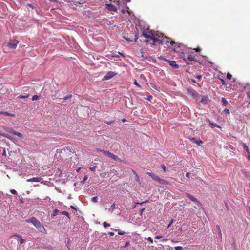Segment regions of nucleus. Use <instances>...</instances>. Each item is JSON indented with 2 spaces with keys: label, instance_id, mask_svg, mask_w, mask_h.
<instances>
[{
  "label": "nucleus",
  "instance_id": "nucleus-1",
  "mask_svg": "<svg viewBox=\"0 0 250 250\" xmlns=\"http://www.w3.org/2000/svg\"><path fill=\"white\" fill-rule=\"evenodd\" d=\"M142 35L146 39H150L153 41L154 42L157 43L159 38L161 37V33L158 32L153 33L152 31L148 29L143 30Z\"/></svg>",
  "mask_w": 250,
  "mask_h": 250
},
{
  "label": "nucleus",
  "instance_id": "nucleus-2",
  "mask_svg": "<svg viewBox=\"0 0 250 250\" xmlns=\"http://www.w3.org/2000/svg\"><path fill=\"white\" fill-rule=\"evenodd\" d=\"M162 44H166L167 48L173 49L174 51H177L175 47V43L174 42L170 41L169 38L166 37H164L163 35L161 33V37L159 38L158 42Z\"/></svg>",
  "mask_w": 250,
  "mask_h": 250
},
{
  "label": "nucleus",
  "instance_id": "nucleus-3",
  "mask_svg": "<svg viewBox=\"0 0 250 250\" xmlns=\"http://www.w3.org/2000/svg\"><path fill=\"white\" fill-rule=\"evenodd\" d=\"M26 222L27 223H32L40 232L42 233L46 232V230L44 227L35 217H32L31 218L28 219L26 220Z\"/></svg>",
  "mask_w": 250,
  "mask_h": 250
},
{
  "label": "nucleus",
  "instance_id": "nucleus-4",
  "mask_svg": "<svg viewBox=\"0 0 250 250\" xmlns=\"http://www.w3.org/2000/svg\"><path fill=\"white\" fill-rule=\"evenodd\" d=\"M97 151H99L102 153H103L104 154H105L106 156H107L108 157L111 158L112 160H115V161H119V158L116 155H115L114 154L105 150H97Z\"/></svg>",
  "mask_w": 250,
  "mask_h": 250
},
{
  "label": "nucleus",
  "instance_id": "nucleus-5",
  "mask_svg": "<svg viewBox=\"0 0 250 250\" xmlns=\"http://www.w3.org/2000/svg\"><path fill=\"white\" fill-rule=\"evenodd\" d=\"M148 174L151 176L154 180L158 181L161 184H165L166 183V181L164 180L163 179H161L158 176L155 175L154 173L151 172H148Z\"/></svg>",
  "mask_w": 250,
  "mask_h": 250
},
{
  "label": "nucleus",
  "instance_id": "nucleus-6",
  "mask_svg": "<svg viewBox=\"0 0 250 250\" xmlns=\"http://www.w3.org/2000/svg\"><path fill=\"white\" fill-rule=\"evenodd\" d=\"M18 41L17 40H11L9 42L7 43V46L10 49H15L17 47Z\"/></svg>",
  "mask_w": 250,
  "mask_h": 250
},
{
  "label": "nucleus",
  "instance_id": "nucleus-7",
  "mask_svg": "<svg viewBox=\"0 0 250 250\" xmlns=\"http://www.w3.org/2000/svg\"><path fill=\"white\" fill-rule=\"evenodd\" d=\"M116 75V73L112 71H109L107 73L105 76L104 77V80H107L111 78H112L113 77H114Z\"/></svg>",
  "mask_w": 250,
  "mask_h": 250
},
{
  "label": "nucleus",
  "instance_id": "nucleus-8",
  "mask_svg": "<svg viewBox=\"0 0 250 250\" xmlns=\"http://www.w3.org/2000/svg\"><path fill=\"white\" fill-rule=\"evenodd\" d=\"M130 0H110V1L116 2L119 6L124 4L126 2H129Z\"/></svg>",
  "mask_w": 250,
  "mask_h": 250
},
{
  "label": "nucleus",
  "instance_id": "nucleus-9",
  "mask_svg": "<svg viewBox=\"0 0 250 250\" xmlns=\"http://www.w3.org/2000/svg\"><path fill=\"white\" fill-rule=\"evenodd\" d=\"M42 179V178L41 177H33L32 178L27 179V182H40Z\"/></svg>",
  "mask_w": 250,
  "mask_h": 250
},
{
  "label": "nucleus",
  "instance_id": "nucleus-10",
  "mask_svg": "<svg viewBox=\"0 0 250 250\" xmlns=\"http://www.w3.org/2000/svg\"><path fill=\"white\" fill-rule=\"evenodd\" d=\"M188 93L190 95L194 98L196 97L198 95V93L193 89H189L188 90Z\"/></svg>",
  "mask_w": 250,
  "mask_h": 250
},
{
  "label": "nucleus",
  "instance_id": "nucleus-11",
  "mask_svg": "<svg viewBox=\"0 0 250 250\" xmlns=\"http://www.w3.org/2000/svg\"><path fill=\"white\" fill-rule=\"evenodd\" d=\"M189 140L192 143H195L199 146L203 144V142L201 140H196L195 138H191L189 139Z\"/></svg>",
  "mask_w": 250,
  "mask_h": 250
},
{
  "label": "nucleus",
  "instance_id": "nucleus-12",
  "mask_svg": "<svg viewBox=\"0 0 250 250\" xmlns=\"http://www.w3.org/2000/svg\"><path fill=\"white\" fill-rule=\"evenodd\" d=\"M186 196L187 197H188L191 201H192L193 202H195V203H196L197 204L199 203L197 199L194 197L193 196L188 194V193H187L186 194Z\"/></svg>",
  "mask_w": 250,
  "mask_h": 250
},
{
  "label": "nucleus",
  "instance_id": "nucleus-13",
  "mask_svg": "<svg viewBox=\"0 0 250 250\" xmlns=\"http://www.w3.org/2000/svg\"><path fill=\"white\" fill-rule=\"evenodd\" d=\"M4 129L5 131H6L7 132L10 133H11L12 134H14V133H15V131L13 129L11 128H9V127H4Z\"/></svg>",
  "mask_w": 250,
  "mask_h": 250
},
{
  "label": "nucleus",
  "instance_id": "nucleus-14",
  "mask_svg": "<svg viewBox=\"0 0 250 250\" xmlns=\"http://www.w3.org/2000/svg\"><path fill=\"white\" fill-rule=\"evenodd\" d=\"M1 135H2L3 136L9 139V140L12 141L14 142H15V141H17V140H16V139L15 138H14L13 137H12L8 135H7V134H5L4 133H2V134L1 133Z\"/></svg>",
  "mask_w": 250,
  "mask_h": 250
},
{
  "label": "nucleus",
  "instance_id": "nucleus-15",
  "mask_svg": "<svg viewBox=\"0 0 250 250\" xmlns=\"http://www.w3.org/2000/svg\"><path fill=\"white\" fill-rule=\"evenodd\" d=\"M106 6H107V8L111 11H116V10L115 7L111 4H106Z\"/></svg>",
  "mask_w": 250,
  "mask_h": 250
},
{
  "label": "nucleus",
  "instance_id": "nucleus-16",
  "mask_svg": "<svg viewBox=\"0 0 250 250\" xmlns=\"http://www.w3.org/2000/svg\"><path fill=\"white\" fill-rule=\"evenodd\" d=\"M169 64L172 67L177 68H178V65L176 64L175 61H169Z\"/></svg>",
  "mask_w": 250,
  "mask_h": 250
},
{
  "label": "nucleus",
  "instance_id": "nucleus-17",
  "mask_svg": "<svg viewBox=\"0 0 250 250\" xmlns=\"http://www.w3.org/2000/svg\"><path fill=\"white\" fill-rule=\"evenodd\" d=\"M208 100V98L206 96H203L201 100L200 101L201 103L206 104Z\"/></svg>",
  "mask_w": 250,
  "mask_h": 250
},
{
  "label": "nucleus",
  "instance_id": "nucleus-18",
  "mask_svg": "<svg viewBox=\"0 0 250 250\" xmlns=\"http://www.w3.org/2000/svg\"><path fill=\"white\" fill-rule=\"evenodd\" d=\"M242 146L243 147V148L245 149V150L246 151V152H247V153H248V154H250V150H249V147H248V146L246 145V144H245V143H242Z\"/></svg>",
  "mask_w": 250,
  "mask_h": 250
},
{
  "label": "nucleus",
  "instance_id": "nucleus-19",
  "mask_svg": "<svg viewBox=\"0 0 250 250\" xmlns=\"http://www.w3.org/2000/svg\"><path fill=\"white\" fill-rule=\"evenodd\" d=\"M12 237H17L19 238V241H20L21 244H22L24 242V240L22 239L21 236L18 235V234H15Z\"/></svg>",
  "mask_w": 250,
  "mask_h": 250
},
{
  "label": "nucleus",
  "instance_id": "nucleus-20",
  "mask_svg": "<svg viewBox=\"0 0 250 250\" xmlns=\"http://www.w3.org/2000/svg\"><path fill=\"white\" fill-rule=\"evenodd\" d=\"M14 135L17 136L20 138H21V139H23V136L22 134L21 133H19V132H18L16 131Z\"/></svg>",
  "mask_w": 250,
  "mask_h": 250
},
{
  "label": "nucleus",
  "instance_id": "nucleus-21",
  "mask_svg": "<svg viewBox=\"0 0 250 250\" xmlns=\"http://www.w3.org/2000/svg\"><path fill=\"white\" fill-rule=\"evenodd\" d=\"M111 229L115 231H118V234H119V235H123L125 233V232L124 231H119V229H113L112 228H111Z\"/></svg>",
  "mask_w": 250,
  "mask_h": 250
},
{
  "label": "nucleus",
  "instance_id": "nucleus-22",
  "mask_svg": "<svg viewBox=\"0 0 250 250\" xmlns=\"http://www.w3.org/2000/svg\"><path fill=\"white\" fill-rule=\"evenodd\" d=\"M222 101L223 102V104L224 106H226L227 105V104H228V102L227 101V100H226V99L225 98H222Z\"/></svg>",
  "mask_w": 250,
  "mask_h": 250
},
{
  "label": "nucleus",
  "instance_id": "nucleus-23",
  "mask_svg": "<svg viewBox=\"0 0 250 250\" xmlns=\"http://www.w3.org/2000/svg\"><path fill=\"white\" fill-rule=\"evenodd\" d=\"M209 125L211 126H216V127H220L219 126H218L215 123H214L213 122H211V121H209Z\"/></svg>",
  "mask_w": 250,
  "mask_h": 250
},
{
  "label": "nucleus",
  "instance_id": "nucleus-24",
  "mask_svg": "<svg viewBox=\"0 0 250 250\" xmlns=\"http://www.w3.org/2000/svg\"><path fill=\"white\" fill-rule=\"evenodd\" d=\"M58 212H59V210L58 209H54L53 211V213L52 214V216L53 217L56 216L57 215Z\"/></svg>",
  "mask_w": 250,
  "mask_h": 250
},
{
  "label": "nucleus",
  "instance_id": "nucleus-25",
  "mask_svg": "<svg viewBox=\"0 0 250 250\" xmlns=\"http://www.w3.org/2000/svg\"><path fill=\"white\" fill-rule=\"evenodd\" d=\"M216 228H217V229L218 230V234L220 236V237H221L222 233H221L220 228L219 226L218 225L216 226Z\"/></svg>",
  "mask_w": 250,
  "mask_h": 250
},
{
  "label": "nucleus",
  "instance_id": "nucleus-26",
  "mask_svg": "<svg viewBox=\"0 0 250 250\" xmlns=\"http://www.w3.org/2000/svg\"><path fill=\"white\" fill-rule=\"evenodd\" d=\"M188 59L190 61H193L195 59V57H194V56H193L191 55H189L188 57Z\"/></svg>",
  "mask_w": 250,
  "mask_h": 250
},
{
  "label": "nucleus",
  "instance_id": "nucleus-27",
  "mask_svg": "<svg viewBox=\"0 0 250 250\" xmlns=\"http://www.w3.org/2000/svg\"><path fill=\"white\" fill-rule=\"evenodd\" d=\"M91 201L93 202H94V203H96L98 201V198H97V196H95V197H94L93 198H92L91 199Z\"/></svg>",
  "mask_w": 250,
  "mask_h": 250
},
{
  "label": "nucleus",
  "instance_id": "nucleus-28",
  "mask_svg": "<svg viewBox=\"0 0 250 250\" xmlns=\"http://www.w3.org/2000/svg\"><path fill=\"white\" fill-rule=\"evenodd\" d=\"M39 97L37 95H34L33 97H32V100L33 101H35V100H37L38 99H39Z\"/></svg>",
  "mask_w": 250,
  "mask_h": 250
},
{
  "label": "nucleus",
  "instance_id": "nucleus-29",
  "mask_svg": "<svg viewBox=\"0 0 250 250\" xmlns=\"http://www.w3.org/2000/svg\"><path fill=\"white\" fill-rule=\"evenodd\" d=\"M175 250H183V248L181 246H177L174 248Z\"/></svg>",
  "mask_w": 250,
  "mask_h": 250
},
{
  "label": "nucleus",
  "instance_id": "nucleus-30",
  "mask_svg": "<svg viewBox=\"0 0 250 250\" xmlns=\"http://www.w3.org/2000/svg\"><path fill=\"white\" fill-rule=\"evenodd\" d=\"M103 226L105 227V228H106L107 227H109L110 226V225L106 222H104V223H103Z\"/></svg>",
  "mask_w": 250,
  "mask_h": 250
},
{
  "label": "nucleus",
  "instance_id": "nucleus-31",
  "mask_svg": "<svg viewBox=\"0 0 250 250\" xmlns=\"http://www.w3.org/2000/svg\"><path fill=\"white\" fill-rule=\"evenodd\" d=\"M61 213L62 215H66L67 216L68 218H69V214L66 212V211H62L61 212Z\"/></svg>",
  "mask_w": 250,
  "mask_h": 250
},
{
  "label": "nucleus",
  "instance_id": "nucleus-32",
  "mask_svg": "<svg viewBox=\"0 0 250 250\" xmlns=\"http://www.w3.org/2000/svg\"><path fill=\"white\" fill-rule=\"evenodd\" d=\"M10 192L12 194H14V195H16L17 194V191L15 189H11L10 190Z\"/></svg>",
  "mask_w": 250,
  "mask_h": 250
},
{
  "label": "nucleus",
  "instance_id": "nucleus-33",
  "mask_svg": "<svg viewBox=\"0 0 250 250\" xmlns=\"http://www.w3.org/2000/svg\"><path fill=\"white\" fill-rule=\"evenodd\" d=\"M134 84H135L138 87H141V85L137 83V82L136 81V80H134Z\"/></svg>",
  "mask_w": 250,
  "mask_h": 250
},
{
  "label": "nucleus",
  "instance_id": "nucleus-34",
  "mask_svg": "<svg viewBox=\"0 0 250 250\" xmlns=\"http://www.w3.org/2000/svg\"><path fill=\"white\" fill-rule=\"evenodd\" d=\"M224 113H225V114H228V115L229 114V109H224Z\"/></svg>",
  "mask_w": 250,
  "mask_h": 250
},
{
  "label": "nucleus",
  "instance_id": "nucleus-35",
  "mask_svg": "<svg viewBox=\"0 0 250 250\" xmlns=\"http://www.w3.org/2000/svg\"><path fill=\"white\" fill-rule=\"evenodd\" d=\"M231 77H232V76H231V75L229 73H228L227 74V78L228 79H229V80L231 79Z\"/></svg>",
  "mask_w": 250,
  "mask_h": 250
},
{
  "label": "nucleus",
  "instance_id": "nucleus-36",
  "mask_svg": "<svg viewBox=\"0 0 250 250\" xmlns=\"http://www.w3.org/2000/svg\"><path fill=\"white\" fill-rule=\"evenodd\" d=\"M0 114L7 115V116H9V115H10V113H8V112H0Z\"/></svg>",
  "mask_w": 250,
  "mask_h": 250
},
{
  "label": "nucleus",
  "instance_id": "nucleus-37",
  "mask_svg": "<svg viewBox=\"0 0 250 250\" xmlns=\"http://www.w3.org/2000/svg\"><path fill=\"white\" fill-rule=\"evenodd\" d=\"M96 166H94V167H90V170H91V171H95V169H96Z\"/></svg>",
  "mask_w": 250,
  "mask_h": 250
},
{
  "label": "nucleus",
  "instance_id": "nucleus-38",
  "mask_svg": "<svg viewBox=\"0 0 250 250\" xmlns=\"http://www.w3.org/2000/svg\"><path fill=\"white\" fill-rule=\"evenodd\" d=\"M174 222V220H171L170 221V223L167 226V228H169L170 226L172 225V224Z\"/></svg>",
  "mask_w": 250,
  "mask_h": 250
},
{
  "label": "nucleus",
  "instance_id": "nucleus-39",
  "mask_svg": "<svg viewBox=\"0 0 250 250\" xmlns=\"http://www.w3.org/2000/svg\"><path fill=\"white\" fill-rule=\"evenodd\" d=\"M28 97V95H26V96H20L18 97L19 98H26L27 97Z\"/></svg>",
  "mask_w": 250,
  "mask_h": 250
},
{
  "label": "nucleus",
  "instance_id": "nucleus-40",
  "mask_svg": "<svg viewBox=\"0 0 250 250\" xmlns=\"http://www.w3.org/2000/svg\"><path fill=\"white\" fill-rule=\"evenodd\" d=\"M70 97H71V95H69V96H66V97H65L63 98V99H64V100H66L67 99H68L70 98Z\"/></svg>",
  "mask_w": 250,
  "mask_h": 250
},
{
  "label": "nucleus",
  "instance_id": "nucleus-41",
  "mask_svg": "<svg viewBox=\"0 0 250 250\" xmlns=\"http://www.w3.org/2000/svg\"><path fill=\"white\" fill-rule=\"evenodd\" d=\"M148 240L149 241H150L151 243H153V239H152V238H151L150 237H149L148 238H147Z\"/></svg>",
  "mask_w": 250,
  "mask_h": 250
},
{
  "label": "nucleus",
  "instance_id": "nucleus-42",
  "mask_svg": "<svg viewBox=\"0 0 250 250\" xmlns=\"http://www.w3.org/2000/svg\"><path fill=\"white\" fill-rule=\"evenodd\" d=\"M162 167L164 171H166V167L165 166L162 165Z\"/></svg>",
  "mask_w": 250,
  "mask_h": 250
},
{
  "label": "nucleus",
  "instance_id": "nucleus-43",
  "mask_svg": "<svg viewBox=\"0 0 250 250\" xmlns=\"http://www.w3.org/2000/svg\"><path fill=\"white\" fill-rule=\"evenodd\" d=\"M111 208L112 209H114V208H115V204H113V205L111 206Z\"/></svg>",
  "mask_w": 250,
  "mask_h": 250
},
{
  "label": "nucleus",
  "instance_id": "nucleus-44",
  "mask_svg": "<svg viewBox=\"0 0 250 250\" xmlns=\"http://www.w3.org/2000/svg\"><path fill=\"white\" fill-rule=\"evenodd\" d=\"M162 238V236H160V235L157 236H156V237H155V238H156V239H160V238Z\"/></svg>",
  "mask_w": 250,
  "mask_h": 250
},
{
  "label": "nucleus",
  "instance_id": "nucleus-45",
  "mask_svg": "<svg viewBox=\"0 0 250 250\" xmlns=\"http://www.w3.org/2000/svg\"><path fill=\"white\" fill-rule=\"evenodd\" d=\"M186 176L187 177H188H188H189V172H187V173H186Z\"/></svg>",
  "mask_w": 250,
  "mask_h": 250
},
{
  "label": "nucleus",
  "instance_id": "nucleus-46",
  "mask_svg": "<svg viewBox=\"0 0 250 250\" xmlns=\"http://www.w3.org/2000/svg\"><path fill=\"white\" fill-rule=\"evenodd\" d=\"M108 234L110 235V236H113L114 235V233L113 232H110L108 233Z\"/></svg>",
  "mask_w": 250,
  "mask_h": 250
},
{
  "label": "nucleus",
  "instance_id": "nucleus-47",
  "mask_svg": "<svg viewBox=\"0 0 250 250\" xmlns=\"http://www.w3.org/2000/svg\"><path fill=\"white\" fill-rule=\"evenodd\" d=\"M125 39L127 40V41H129V42H130V41H132L131 40H130L128 38H125Z\"/></svg>",
  "mask_w": 250,
  "mask_h": 250
},
{
  "label": "nucleus",
  "instance_id": "nucleus-48",
  "mask_svg": "<svg viewBox=\"0 0 250 250\" xmlns=\"http://www.w3.org/2000/svg\"><path fill=\"white\" fill-rule=\"evenodd\" d=\"M9 116H11V117H15V114L10 113V115H9Z\"/></svg>",
  "mask_w": 250,
  "mask_h": 250
},
{
  "label": "nucleus",
  "instance_id": "nucleus-49",
  "mask_svg": "<svg viewBox=\"0 0 250 250\" xmlns=\"http://www.w3.org/2000/svg\"><path fill=\"white\" fill-rule=\"evenodd\" d=\"M200 48H197V49H196V51L197 52H199V51H200Z\"/></svg>",
  "mask_w": 250,
  "mask_h": 250
},
{
  "label": "nucleus",
  "instance_id": "nucleus-50",
  "mask_svg": "<svg viewBox=\"0 0 250 250\" xmlns=\"http://www.w3.org/2000/svg\"><path fill=\"white\" fill-rule=\"evenodd\" d=\"M201 77V75H198L197 76V78H198V79H200Z\"/></svg>",
  "mask_w": 250,
  "mask_h": 250
},
{
  "label": "nucleus",
  "instance_id": "nucleus-51",
  "mask_svg": "<svg viewBox=\"0 0 250 250\" xmlns=\"http://www.w3.org/2000/svg\"><path fill=\"white\" fill-rule=\"evenodd\" d=\"M70 207H71V208H73L74 209H76V208L73 206H71Z\"/></svg>",
  "mask_w": 250,
  "mask_h": 250
},
{
  "label": "nucleus",
  "instance_id": "nucleus-52",
  "mask_svg": "<svg viewBox=\"0 0 250 250\" xmlns=\"http://www.w3.org/2000/svg\"><path fill=\"white\" fill-rule=\"evenodd\" d=\"M221 81H222V83H223V84H225V82H224V81L223 80H221Z\"/></svg>",
  "mask_w": 250,
  "mask_h": 250
},
{
  "label": "nucleus",
  "instance_id": "nucleus-53",
  "mask_svg": "<svg viewBox=\"0 0 250 250\" xmlns=\"http://www.w3.org/2000/svg\"><path fill=\"white\" fill-rule=\"evenodd\" d=\"M5 154H6V152H5V150H4L3 155H5Z\"/></svg>",
  "mask_w": 250,
  "mask_h": 250
},
{
  "label": "nucleus",
  "instance_id": "nucleus-54",
  "mask_svg": "<svg viewBox=\"0 0 250 250\" xmlns=\"http://www.w3.org/2000/svg\"><path fill=\"white\" fill-rule=\"evenodd\" d=\"M192 82L194 83H196V81L195 80H192Z\"/></svg>",
  "mask_w": 250,
  "mask_h": 250
},
{
  "label": "nucleus",
  "instance_id": "nucleus-55",
  "mask_svg": "<svg viewBox=\"0 0 250 250\" xmlns=\"http://www.w3.org/2000/svg\"><path fill=\"white\" fill-rule=\"evenodd\" d=\"M87 179V177L86 176H85L84 178V181L86 180Z\"/></svg>",
  "mask_w": 250,
  "mask_h": 250
},
{
  "label": "nucleus",
  "instance_id": "nucleus-56",
  "mask_svg": "<svg viewBox=\"0 0 250 250\" xmlns=\"http://www.w3.org/2000/svg\"><path fill=\"white\" fill-rule=\"evenodd\" d=\"M144 209H142L141 210V213H142V212L144 211Z\"/></svg>",
  "mask_w": 250,
  "mask_h": 250
},
{
  "label": "nucleus",
  "instance_id": "nucleus-57",
  "mask_svg": "<svg viewBox=\"0 0 250 250\" xmlns=\"http://www.w3.org/2000/svg\"><path fill=\"white\" fill-rule=\"evenodd\" d=\"M122 13H124L125 12V10H122Z\"/></svg>",
  "mask_w": 250,
  "mask_h": 250
},
{
  "label": "nucleus",
  "instance_id": "nucleus-58",
  "mask_svg": "<svg viewBox=\"0 0 250 250\" xmlns=\"http://www.w3.org/2000/svg\"><path fill=\"white\" fill-rule=\"evenodd\" d=\"M128 244H129V243H128V242H127V243H126V246H127V245H128Z\"/></svg>",
  "mask_w": 250,
  "mask_h": 250
},
{
  "label": "nucleus",
  "instance_id": "nucleus-59",
  "mask_svg": "<svg viewBox=\"0 0 250 250\" xmlns=\"http://www.w3.org/2000/svg\"><path fill=\"white\" fill-rule=\"evenodd\" d=\"M150 98H151V97H150V98H149L148 100H150Z\"/></svg>",
  "mask_w": 250,
  "mask_h": 250
},
{
  "label": "nucleus",
  "instance_id": "nucleus-60",
  "mask_svg": "<svg viewBox=\"0 0 250 250\" xmlns=\"http://www.w3.org/2000/svg\"><path fill=\"white\" fill-rule=\"evenodd\" d=\"M150 98H151V97H150V98H149L148 100H150Z\"/></svg>",
  "mask_w": 250,
  "mask_h": 250
},
{
  "label": "nucleus",
  "instance_id": "nucleus-61",
  "mask_svg": "<svg viewBox=\"0 0 250 250\" xmlns=\"http://www.w3.org/2000/svg\"><path fill=\"white\" fill-rule=\"evenodd\" d=\"M150 98H151V97H150V98H149L148 100H150Z\"/></svg>",
  "mask_w": 250,
  "mask_h": 250
},
{
  "label": "nucleus",
  "instance_id": "nucleus-62",
  "mask_svg": "<svg viewBox=\"0 0 250 250\" xmlns=\"http://www.w3.org/2000/svg\"><path fill=\"white\" fill-rule=\"evenodd\" d=\"M123 121H125V119H123Z\"/></svg>",
  "mask_w": 250,
  "mask_h": 250
},
{
  "label": "nucleus",
  "instance_id": "nucleus-63",
  "mask_svg": "<svg viewBox=\"0 0 250 250\" xmlns=\"http://www.w3.org/2000/svg\"><path fill=\"white\" fill-rule=\"evenodd\" d=\"M249 210H250V208H249Z\"/></svg>",
  "mask_w": 250,
  "mask_h": 250
},
{
  "label": "nucleus",
  "instance_id": "nucleus-64",
  "mask_svg": "<svg viewBox=\"0 0 250 250\" xmlns=\"http://www.w3.org/2000/svg\"><path fill=\"white\" fill-rule=\"evenodd\" d=\"M249 104H250V101H249Z\"/></svg>",
  "mask_w": 250,
  "mask_h": 250
}]
</instances>
